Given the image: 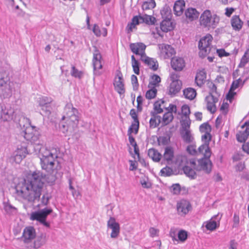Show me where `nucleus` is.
<instances>
[{
  "mask_svg": "<svg viewBox=\"0 0 249 249\" xmlns=\"http://www.w3.org/2000/svg\"><path fill=\"white\" fill-rule=\"evenodd\" d=\"M131 61L132 67L133 68L134 72L135 74L139 75L140 74V64L138 61L136 60L133 55L131 56Z\"/></svg>",
  "mask_w": 249,
  "mask_h": 249,
  "instance_id": "45",
  "label": "nucleus"
},
{
  "mask_svg": "<svg viewBox=\"0 0 249 249\" xmlns=\"http://www.w3.org/2000/svg\"><path fill=\"white\" fill-rule=\"evenodd\" d=\"M71 73L73 77L79 79H80L82 76V72L77 70L74 66L72 67Z\"/></svg>",
  "mask_w": 249,
  "mask_h": 249,
  "instance_id": "55",
  "label": "nucleus"
},
{
  "mask_svg": "<svg viewBox=\"0 0 249 249\" xmlns=\"http://www.w3.org/2000/svg\"><path fill=\"white\" fill-rule=\"evenodd\" d=\"M130 49L134 53L140 55L141 59L146 54L145 53L146 46L142 43H131Z\"/></svg>",
  "mask_w": 249,
  "mask_h": 249,
  "instance_id": "19",
  "label": "nucleus"
},
{
  "mask_svg": "<svg viewBox=\"0 0 249 249\" xmlns=\"http://www.w3.org/2000/svg\"><path fill=\"white\" fill-rule=\"evenodd\" d=\"M220 18L216 14H213L209 10H205L199 18V24L203 28L207 30L214 29L218 25Z\"/></svg>",
  "mask_w": 249,
  "mask_h": 249,
  "instance_id": "5",
  "label": "nucleus"
},
{
  "mask_svg": "<svg viewBox=\"0 0 249 249\" xmlns=\"http://www.w3.org/2000/svg\"><path fill=\"white\" fill-rule=\"evenodd\" d=\"M164 101L161 100L154 103V108L157 113H160L163 111V108H164Z\"/></svg>",
  "mask_w": 249,
  "mask_h": 249,
  "instance_id": "44",
  "label": "nucleus"
},
{
  "mask_svg": "<svg viewBox=\"0 0 249 249\" xmlns=\"http://www.w3.org/2000/svg\"><path fill=\"white\" fill-rule=\"evenodd\" d=\"M181 113L182 117H189L190 109L189 107L187 105H184L181 107Z\"/></svg>",
  "mask_w": 249,
  "mask_h": 249,
  "instance_id": "57",
  "label": "nucleus"
},
{
  "mask_svg": "<svg viewBox=\"0 0 249 249\" xmlns=\"http://www.w3.org/2000/svg\"><path fill=\"white\" fill-rule=\"evenodd\" d=\"M191 206L190 202L186 200H181L177 204V211L179 214H186L191 210Z\"/></svg>",
  "mask_w": 249,
  "mask_h": 249,
  "instance_id": "20",
  "label": "nucleus"
},
{
  "mask_svg": "<svg viewBox=\"0 0 249 249\" xmlns=\"http://www.w3.org/2000/svg\"><path fill=\"white\" fill-rule=\"evenodd\" d=\"M185 14L186 18L190 21L196 19L199 16V13L196 9L193 8H188L185 11Z\"/></svg>",
  "mask_w": 249,
  "mask_h": 249,
  "instance_id": "33",
  "label": "nucleus"
},
{
  "mask_svg": "<svg viewBox=\"0 0 249 249\" xmlns=\"http://www.w3.org/2000/svg\"><path fill=\"white\" fill-rule=\"evenodd\" d=\"M208 143H204L198 148V155H201L204 158H210L212 152L209 147Z\"/></svg>",
  "mask_w": 249,
  "mask_h": 249,
  "instance_id": "27",
  "label": "nucleus"
},
{
  "mask_svg": "<svg viewBox=\"0 0 249 249\" xmlns=\"http://www.w3.org/2000/svg\"><path fill=\"white\" fill-rule=\"evenodd\" d=\"M206 79V73L204 71H200L196 73V82L197 85L201 86Z\"/></svg>",
  "mask_w": 249,
  "mask_h": 249,
  "instance_id": "41",
  "label": "nucleus"
},
{
  "mask_svg": "<svg viewBox=\"0 0 249 249\" xmlns=\"http://www.w3.org/2000/svg\"><path fill=\"white\" fill-rule=\"evenodd\" d=\"M163 160L167 164H171L174 162L175 157L174 155V149L171 146H166L164 148L163 154Z\"/></svg>",
  "mask_w": 249,
  "mask_h": 249,
  "instance_id": "18",
  "label": "nucleus"
},
{
  "mask_svg": "<svg viewBox=\"0 0 249 249\" xmlns=\"http://www.w3.org/2000/svg\"><path fill=\"white\" fill-rule=\"evenodd\" d=\"M45 235L42 233L36 236V229L33 227L29 226L24 229L21 239L25 244H31L28 247L30 249H37L45 243Z\"/></svg>",
  "mask_w": 249,
  "mask_h": 249,
  "instance_id": "4",
  "label": "nucleus"
},
{
  "mask_svg": "<svg viewBox=\"0 0 249 249\" xmlns=\"http://www.w3.org/2000/svg\"><path fill=\"white\" fill-rule=\"evenodd\" d=\"M148 155L153 161L156 162H159L162 157L161 155L158 152V151L154 148H151L149 149Z\"/></svg>",
  "mask_w": 249,
  "mask_h": 249,
  "instance_id": "35",
  "label": "nucleus"
},
{
  "mask_svg": "<svg viewBox=\"0 0 249 249\" xmlns=\"http://www.w3.org/2000/svg\"><path fill=\"white\" fill-rule=\"evenodd\" d=\"M139 121H133V122L132 123L131 126L128 129V134H131L132 133L136 134L139 130Z\"/></svg>",
  "mask_w": 249,
  "mask_h": 249,
  "instance_id": "46",
  "label": "nucleus"
},
{
  "mask_svg": "<svg viewBox=\"0 0 249 249\" xmlns=\"http://www.w3.org/2000/svg\"><path fill=\"white\" fill-rule=\"evenodd\" d=\"M108 229L111 231L110 237L112 238H116L118 237L120 232V227L119 224L116 222L114 217H111L107 223Z\"/></svg>",
  "mask_w": 249,
  "mask_h": 249,
  "instance_id": "14",
  "label": "nucleus"
},
{
  "mask_svg": "<svg viewBox=\"0 0 249 249\" xmlns=\"http://www.w3.org/2000/svg\"><path fill=\"white\" fill-rule=\"evenodd\" d=\"M103 60L100 52L95 48L93 53L92 60L93 74L95 76H99L103 73Z\"/></svg>",
  "mask_w": 249,
  "mask_h": 249,
  "instance_id": "6",
  "label": "nucleus"
},
{
  "mask_svg": "<svg viewBox=\"0 0 249 249\" xmlns=\"http://www.w3.org/2000/svg\"><path fill=\"white\" fill-rule=\"evenodd\" d=\"M219 94L217 92H212L207 95L205 99V102L208 110L212 113L216 110V103L218 101Z\"/></svg>",
  "mask_w": 249,
  "mask_h": 249,
  "instance_id": "11",
  "label": "nucleus"
},
{
  "mask_svg": "<svg viewBox=\"0 0 249 249\" xmlns=\"http://www.w3.org/2000/svg\"><path fill=\"white\" fill-rule=\"evenodd\" d=\"M43 183V174L39 171L34 172L16 186L17 197L27 201L30 206H33L40 196Z\"/></svg>",
  "mask_w": 249,
  "mask_h": 249,
  "instance_id": "2",
  "label": "nucleus"
},
{
  "mask_svg": "<svg viewBox=\"0 0 249 249\" xmlns=\"http://www.w3.org/2000/svg\"><path fill=\"white\" fill-rule=\"evenodd\" d=\"M52 212L51 209L45 208L39 211L31 213L30 219L36 220L46 227H49L50 224L46 222L47 216Z\"/></svg>",
  "mask_w": 249,
  "mask_h": 249,
  "instance_id": "7",
  "label": "nucleus"
},
{
  "mask_svg": "<svg viewBox=\"0 0 249 249\" xmlns=\"http://www.w3.org/2000/svg\"><path fill=\"white\" fill-rule=\"evenodd\" d=\"M141 60L150 69L153 71H156L158 69L159 65L156 59L149 57L145 54Z\"/></svg>",
  "mask_w": 249,
  "mask_h": 249,
  "instance_id": "23",
  "label": "nucleus"
},
{
  "mask_svg": "<svg viewBox=\"0 0 249 249\" xmlns=\"http://www.w3.org/2000/svg\"><path fill=\"white\" fill-rule=\"evenodd\" d=\"M241 82V81H240V79H238L237 80L234 81L232 82L230 91L226 96L227 100H229L230 102H231L232 99L235 94V93L234 92V90L238 87Z\"/></svg>",
  "mask_w": 249,
  "mask_h": 249,
  "instance_id": "32",
  "label": "nucleus"
},
{
  "mask_svg": "<svg viewBox=\"0 0 249 249\" xmlns=\"http://www.w3.org/2000/svg\"><path fill=\"white\" fill-rule=\"evenodd\" d=\"M141 16H134L132 19L131 22L128 24L126 27V30L128 32H130L135 28L136 26L141 23H142Z\"/></svg>",
  "mask_w": 249,
  "mask_h": 249,
  "instance_id": "29",
  "label": "nucleus"
},
{
  "mask_svg": "<svg viewBox=\"0 0 249 249\" xmlns=\"http://www.w3.org/2000/svg\"><path fill=\"white\" fill-rule=\"evenodd\" d=\"M28 154V152L26 147L21 146L18 148L14 152L15 161L17 163H19Z\"/></svg>",
  "mask_w": 249,
  "mask_h": 249,
  "instance_id": "21",
  "label": "nucleus"
},
{
  "mask_svg": "<svg viewBox=\"0 0 249 249\" xmlns=\"http://www.w3.org/2000/svg\"><path fill=\"white\" fill-rule=\"evenodd\" d=\"M171 83L169 87V93L174 95L178 93L181 88L182 82L179 80V75L176 72H171L170 74Z\"/></svg>",
  "mask_w": 249,
  "mask_h": 249,
  "instance_id": "10",
  "label": "nucleus"
},
{
  "mask_svg": "<svg viewBox=\"0 0 249 249\" xmlns=\"http://www.w3.org/2000/svg\"><path fill=\"white\" fill-rule=\"evenodd\" d=\"M175 27V24L172 20L170 19H163L162 21L160 23V29L162 32H168L174 29Z\"/></svg>",
  "mask_w": 249,
  "mask_h": 249,
  "instance_id": "24",
  "label": "nucleus"
},
{
  "mask_svg": "<svg viewBox=\"0 0 249 249\" xmlns=\"http://www.w3.org/2000/svg\"><path fill=\"white\" fill-rule=\"evenodd\" d=\"M202 141L204 143H208L209 144L210 141L211 140V136L210 132H205L201 137Z\"/></svg>",
  "mask_w": 249,
  "mask_h": 249,
  "instance_id": "61",
  "label": "nucleus"
},
{
  "mask_svg": "<svg viewBox=\"0 0 249 249\" xmlns=\"http://www.w3.org/2000/svg\"><path fill=\"white\" fill-rule=\"evenodd\" d=\"M218 215H214L209 220L204 222L203 223L202 226L205 227L207 230L210 231H214L219 226V224L215 221Z\"/></svg>",
  "mask_w": 249,
  "mask_h": 249,
  "instance_id": "25",
  "label": "nucleus"
},
{
  "mask_svg": "<svg viewBox=\"0 0 249 249\" xmlns=\"http://www.w3.org/2000/svg\"><path fill=\"white\" fill-rule=\"evenodd\" d=\"M249 136V135L245 130L243 131H240L236 134V139L238 142H245Z\"/></svg>",
  "mask_w": 249,
  "mask_h": 249,
  "instance_id": "47",
  "label": "nucleus"
},
{
  "mask_svg": "<svg viewBox=\"0 0 249 249\" xmlns=\"http://www.w3.org/2000/svg\"><path fill=\"white\" fill-rule=\"evenodd\" d=\"M53 99L51 97L42 96L39 98L38 103L40 107V113L42 115L48 116L52 110Z\"/></svg>",
  "mask_w": 249,
  "mask_h": 249,
  "instance_id": "9",
  "label": "nucleus"
},
{
  "mask_svg": "<svg viewBox=\"0 0 249 249\" xmlns=\"http://www.w3.org/2000/svg\"><path fill=\"white\" fill-rule=\"evenodd\" d=\"M199 129L201 132H210L211 126L208 124L204 123L200 126Z\"/></svg>",
  "mask_w": 249,
  "mask_h": 249,
  "instance_id": "59",
  "label": "nucleus"
},
{
  "mask_svg": "<svg viewBox=\"0 0 249 249\" xmlns=\"http://www.w3.org/2000/svg\"><path fill=\"white\" fill-rule=\"evenodd\" d=\"M195 169H196V162L195 159L190 160L189 163L183 168L184 174L191 179H194L196 177Z\"/></svg>",
  "mask_w": 249,
  "mask_h": 249,
  "instance_id": "17",
  "label": "nucleus"
},
{
  "mask_svg": "<svg viewBox=\"0 0 249 249\" xmlns=\"http://www.w3.org/2000/svg\"><path fill=\"white\" fill-rule=\"evenodd\" d=\"M170 236L172 238L173 242H178L179 241L180 242L183 243L187 239L188 233L187 232L184 230H180L178 233V239L176 238L175 233L174 232H171L170 233Z\"/></svg>",
  "mask_w": 249,
  "mask_h": 249,
  "instance_id": "26",
  "label": "nucleus"
},
{
  "mask_svg": "<svg viewBox=\"0 0 249 249\" xmlns=\"http://www.w3.org/2000/svg\"><path fill=\"white\" fill-rule=\"evenodd\" d=\"M132 84L133 85V89L136 90L138 89V82L137 77L135 75H132L131 77Z\"/></svg>",
  "mask_w": 249,
  "mask_h": 249,
  "instance_id": "60",
  "label": "nucleus"
},
{
  "mask_svg": "<svg viewBox=\"0 0 249 249\" xmlns=\"http://www.w3.org/2000/svg\"><path fill=\"white\" fill-rule=\"evenodd\" d=\"M12 90L11 86L7 84L4 78L3 74L0 73V96L8 98L11 96Z\"/></svg>",
  "mask_w": 249,
  "mask_h": 249,
  "instance_id": "12",
  "label": "nucleus"
},
{
  "mask_svg": "<svg viewBox=\"0 0 249 249\" xmlns=\"http://www.w3.org/2000/svg\"><path fill=\"white\" fill-rule=\"evenodd\" d=\"M161 175L164 177L170 176L173 174V169L168 166L163 168L160 171Z\"/></svg>",
  "mask_w": 249,
  "mask_h": 249,
  "instance_id": "52",
  "label": "nucleus"
},
{
  "mask_svg": "<svg viewBox=\"0 0 249 249\" xmlns=\"http://www.w3.org/2000/svg\"><path fill=\"white\" fill-rule=\"evenodd\" d=\"M19 124L22 127L25 139L34 143L36 151H38V157L42 169L49 173L54 169H59L60 166L58 160L59 150L54 147L48 149L43 145V142L39 139V129L32 125L30 120L27 118L21 119Z\"/></svg>",
  "mask_w": 249,
  "mask_h": 249,
  "instance_id": "1",
  "label": "nucleus"
},
{
  "mask_svg": "<svg viewBox=\"0 0 249 249\" xmlns=\"http://www.w3.org/2000/svg\"><path fill=\"white\" fill-rule=\"evenodd\" d=\"M170 139L165 136L160 137L158 138V142L160 144L166 145L168 143Z\"/></svg>",
  "mask_w": 249,
  "mask_h": 249,
  "instance_id": "63",
  "label": "nucleus"
},
{
  "mask_svg": "<svg viewBox=\"0 0 249 249\" xmlns=\"http://www.w3.org/2000/svg\"><path fill=\"white\" fill-rule=\"evenodd\" d=\"M160 119L158 116H153L149 121L151 127L155 128L160 123Z\"/></svg>",
  "mask_w": 249,
  "mask_h": 249,
  "instance_id": "54",
  "label": "nucleus"
},
{
  "mask_svg": "<svg viewBox=\"0 0 249 249\" xmlns=\"http://www.w3.org/2000/svg\"><path fill=\"white\" fill-rule=\"evenodd\" d=\"M183 95L186 98L192 100L196 96V92L195 89L188 88L183 90Z\"/></svg>",
  "mask_w": 249,
  "mask_h": 249,
  "instance_id": "36",
  "label": "nucleus"
},
{
  "mask_svg": "<svg viewBox=\"0 0 249 249\" xmlns=\"http://www.w3.org/2000/svg\"><path fill=\"white\" fill-rule=\"evenodd\" d=\"M228 108H229V104L227 102H223L222 104L221 105L220 110L222 113L224 114V115H226L228 111Z\"/></svg>",
  "mask_w": 249,
  "mask_h": 249,
  "instance_id": "62",
  "label": "nucleus"
},
{
  "mask_svg": "<svg viewBox=\"0 0 249 249\" xmlns=\"http://www.w3.org/2000/svg\"><path fill=\"white\" fill-rule=\"evenodd\" d=\"M140 183L142 187L145 189H150L152 187V183L149 178L145 176H142L140 178Z\"/></svg>",
  "mask_w": 249,
  "mask_h": 249,
  "instance_id": "42",
  "label": "nucleus"
},
{
  "mask_svg": "<svg viewBox=\"0 0 249 249\" xmlns=\"http://www.w3.org/2000/svg\"><path fill=\"white\" fill-rule=\"evenodd\" d=\"M13 111L12 109H7L1 108L0 120L2 121H8L13 119Z\"/></svg>",
  "mask_w": 249,
  "mask_h": 249,
  "instance_id": "30",
  "label": "nucleus"
},
{
  "mask_svg": "<svg viewBox=\"0 0 249 249\" xmlns=\"http://www.w3.org/2000/svg\"><path fill=\"white\" fill-rule=\"evenodd\" d=\"M142 23H145L147 24H154L155 23V18L151 16L145 15L142 16Z\"/></svg>",
  "mask_w": 249,
  "mask_h": 249,
  "instance_id": "49",
  "label": "nucleus"
},
{
  "mask_svg": "<svg viewBox=\"0 0 249 249\" xmlns=\"http://www.w3.org/2000/svg\"><path fill=\"white\" fill-rule=\"evenodd\" d=\"M212 40L213 37L210 34H207L200 40L198 47L200 50L199 55L201 57H205L209 53Z\"/></svg>",
  "mask_w": 249,
  "mask_h": 249,
  "instance_id": "8",
  "label": "nucleus"
},
{
  "mask_svg": "<svg viewBox=\"0 0 249 249\" xmlns=\"http://www.w3.org/2000/svg\"><path fill=\"white\" fill-rule=\"evenodd\" d=\"M114 86L116 91L120 95L125 92L123 75L120 71L117 72L114 80Z\"/></svg>",
  "mask_w": 249,
  "mask_h": 249,
  "instance_id": "16",
  "label": "nucleus"
},
{
  "mask_svg": "<svg viewBox=\"0 0 249 249\" xmlns=\"http://www.w3.org/2000/svg\"><path fill=\"white\" fill-rule=\"evenodd\" d=\"M149 89L145 93V97L147 99H152L154 98L157 95V89L156 88H148Z\"/></svg>",
  "mask_w": 249,
  "mask_h": 249,
  "instance_id": "48",
  "label": "nucleus"
},
{
  "mask_svg": "<svg viewBox=\"0 0 249 249\" xmlns=\"http://www.w3.org/2000/svg\"><path fill=\"white\" fill-rule=\"evenodd\" d=\"M160 14L163 19L172 18L171 11L169 7H164L160 11Z\"/></svg>",
  "mask_w": 249,
  "mask_h": 249,
  "instance_id": "43",
  "label": "nucleus"
},
{
  "mask_svg": "<svg viewBox=\"0 0 249 249\" xmlns=\"http://www.w3.org/2000/svg\"><path fill=\"white\" fill-rule=\"evenodd\" d=\"M198 164L196 165V170H202L209 174L212 171V163L210 158H203L197 161Z\"/></svg>",
  "mask_w": 249,
  "mask_h": 249,
  "instance_id": "15",
  "label": "nucleus"
},
{
  "mask_svg": "<svg viewBox=\"0 0 249 249\" xmlns=\"http://www.w3.org/2000/svg\"><path fill=\"white\" fill-rule=\"evenodd\" d=\"M160 81V77L159 75L154 74L151 77L148 87L156 88L157 87L159 86Z\"/></svg>",
  "mask_w": 249,
  "mask_h": 249,
  "instance_id": "39",
  "label": "nucleus"
},
{
  "mask_svg": "<svg viewBox=\"0 0 249 249\" xmlns=\"http://www.w3.org/2000/svg\"><path fill=\"white\" fill-rule=\"evenodd\" d=\"M188 145L186 148L187 152L192 155H198V149L196 150V145L193 143Z\"/></svg>",
  "mask_w": 249,
  "mask_h": 249,
  "instance_id": "50",
  "label": "nucleus"
},
{
  "mask_svg": "<svg viewBox=\"0 0 249 249\" xmlns=\"http://www.w3.org/2000/svg\"><path fill=\"white\" fill-rule=\"evenodd\" d=\"M173 116L171 112H167L165 113L163 116V122L164 124H167L172 121Z\"/></svg>",
  "mask_w": 249,
  "mask_h": 249,
  "instance_id": "53",
  "label": "nucleus"
},
{
  "mask_svg": "<svg viewBox=\"0 0 249 249\" xmlns=\"http://www.w3.org/2000/svg\"><path fill=\"white\" fill-rule=\"evenodd\" d=\"M92 31L97 36H100L101 35L104 36H106L107 34V29L106 28H103L101 30L99 26L97 24L94 25Z\"/></svg>",
  "mask_w": 249,
  "mask_h": 249,
  "instance_id": "37",
  "label": "nucleus"
},
{
  "mask_svg": "<svg viewBox=\"0 0 249 249\" xmlns=\"http://www.w3.org/2000/svg\"><path fill=\"white\" fill-rule=\"evenodd\" d=\"M185 1H176L174 6V11L177 16H180L185 8Z\"/></svg>",
  "mask_w": 249,
  "mask_h": 249,
  "instance_id": "31",
  "label": "nucleus"
},
{
  "mask_svg": "<svg viewBox=\"0 0 249 249\" xmlns=\"http://www.w3.org/2000/svg\"><path fill=\"white\" fill-rule=\"evenodd\" d=\"M191 124V121L189 117H182L181 121V124L184 130L188 129Z\"/></svg>",
  "mask_w": 249,
  "mask_h": 249,
  "instance_id": "56",
  "label": "nucleus"
},
{
  "mask_svg": "<svg viewBox=\"0 0 249 249\" xmlns=\"http://www.w3.org/2000/svg\"><path fill=\"white\" fill-rule=\"evenodd\" d=\"M158 46L160 50V56L162 59H168L175 53L174 49L169 45L161 44Z\"/></svg>",
  "mask_w": 249,
  "mask_h": 249,
  "instance_id": "13",
  "label": "nucleus"
},
{
  "mask_svg": "<svg viewBox=\"0 0 249 249\" xmlns=\"http://www.w3.org/2000/svg\"><path fill=\"white\" fill-rule=\"evenodd\" d=\"M231 25L232 29L236 31H240L243 26V22L241 20L238 16H233L231 20Z\"/></svg>",
  "mask_w": 249,
  "mask_h": 249,
  "instance_id": "28",
  "label": "nucleus"
},
{
  "mask_svg": "<svg viewBox=\"0 0 249 249\" xmlns=\"http://www.w3.org/2000/svg\"><path fill=\"white\" fill-rule=\"evenodd\" d=\"M187 156L185 155L180 154L176 156L174 163L177 164L178 166H183L186 163H189L187 162Z\"/></svg>",
  "mask_w": 249,
  "mask_h": 249,
  "instance_id": "38",
  "label": "nucleus"
},
{
  "mask_svg": "<svg viewBox=\"0 0 249 249\" xmlns=\"http://www.w3.org/2000/svg\"><path fill=\"white\" fill-rule=\"evenodd\" d=\"M155 6V1H145L142 5V8L143 10L152 9Z\"/></svg>",
  "mask_w": 249,
  "mask_h": 249,
  "instance_id": "51",
  "label": "nucleus"
},
{
  "mask_svg": "<svg viewBox=\"0 0 249 249\" xmlns=\"http://www.w3.org/2000/svg\"><path fill=\"white\" fill-rule=\"evenodd\" d=\"M247 53H245L241 58L240 63L239 65V67H243L249 61V58L246 56Z\"/></svg>",
  "mask_w": 249,
  "mask_h": 249,
  "instance_id": "64",
  "label": "nucleus"
},
{
  "mask_svg": "<svg viewBox=\"0 0 249 249\" xmlns=\"http://www.w3.org/2000/svg\"><path fill=\"white\" fill-rule=\"evenodd\" d=\"M182 137L186 143L194 142L193 136L189 129L184 130V131L182 133Z\"/></svg>",
  "mask_w": 249,
  "mask_h": 249,
  "instance_id": "40",
  "label": "nucleus"
},
{
  "mask_svg": "<svg viewBox=\"0 0 249 249\" xmlns=\"http://www.w3.org/2000/svg\"><path fill=\"white\" fill-rule=\"evenodd\" d=\"M171 65L174 70L176 71H181L184 68L185 63L182 58L175 57L171 59Z\"/></svg>",
  "mask_w": 249,
  "mask_h": 249,
  "instance_id": "22",
  "label": "nucleus"
},
{
  "mask_svg": "<svg viewBox=\"0 0 249 249\" xmlns=\"http://www.w3.org/2000/svg\"><path fill=\"white\" fill-rule=\"evenodd\" d=\"M128 135L129 143L130 145L134 148V151L136 156L137 157L136 158L135 156H134V158L135 160L139 159L140 157L139 149L138 146H137V143L135 140V139L131 135V134L128 133Z\"/></svg>",
  "mask_w": 249,
  "mask_h": 249,
  "instance_id": "34",
  "label": "nucleus"
},
{
  "mask_svg": "<svg viewBox=\"0 0 249 249\" xmlns=\"http://www.w3.org/2000/svg\"><path fill=\"white\" fill-rule=\"evenodd\" d=\"M62 120L65 121L60 124L59 128L62 132L66 135H72L76 140L78 139L80 136L77 133L79 123L78 111L71 104L68 103L66 105Z\"/></svg>",
  "mask_w": 249,
  "mask_h": 249,
  "instance_id": "3",
  "label": "nucleus"
},
{
  "mask_svg": "<svg viewBox=\"0 0 249 249\" xmlns=\"http://www.w3.org/2000/svg\"><path fill=\"white\" fill-rule=\"evenodd\" d=\"M150 236L151 237H158L159 234V230L154 227H150L149 229Z\"/></svg>",
  "mask_w": 249,
  "mask_h": 249,
  "instance_id": "58",
  "label": "nucleus"
}]
</instances>
